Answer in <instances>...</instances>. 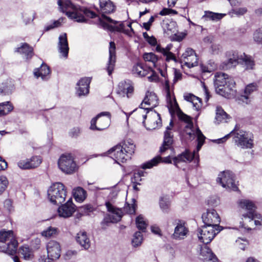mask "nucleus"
Masks as SVG:
<instances>
[{
  "instance_id": "1",
  "label": "nucleus",
  "mask_w": 262,
  "mask_h": 262,
  "mask_svg": "<svg viewBox=\"0 0 262 262\" xmlns=\"http://www.w3.org/2000/svg\"><path fill=\"white\" fill-rule=\"evenodd\" d=\"M164 89L166 92V99L168 103V107L170 112L176 113L179 119L187 123L185 126V132L189 136V137L194 138L197 137L198 145L196 151H193L192 153L188 150L172 158V161L174 165L179 167V164L181 163L190 162L193 159L198 158V151L201 149L205 141V137L203 135L199 128L195 129L193 128V123L191 118L188 115L184 114L180 109L176 98L173 97L170 91L169 81L165 80L164 83Z\"/></svg>"
},
{
  "instance_id": "12",
  "label": "nucleus",
  "mask_w": 262,
  "mask_h": 262,
  "mask_svg": "<svg viewBox=\"0 0 262 262\" xmlns=\"http://www.w3.org/2000/svg\"><path fill=\"white\" fill-rule=\"evenodd\" d=\"M60 169L67 174H71L76 169V163L71 155L63 154L60 156L58 162Z\"/></svg>"
},
{
  "instance_id": "60",
  "label": "nucleus",
  "mask_w": 262,
  "mask_h": 262,
  "mask_svg": "<svg viewBox=\"0 0 262 262\" xmlns=\"http://www.w3.org/2000/svg\"><path fill=\"white\" fill-rule=\"evenodd\" d=\"M151 75L147 77L148 81L150 82H157L158 80V76L156 73L151 69L149 74Z\"/></svg>"
},
{
  "instance_id": "49",
  "label": "nucleus",
  "mask_w": 262,
  "mask_h": 262,
  "mask_svg": "<svg viewBox=\"0 0 262 262\" xmlns=\"http://www.w3.org/2000/svg\"><path fill=\"white\" fill-rule=\"evenodd\" d=\"M35 13L34 12H27L22 13L23 21L26 25L32 22L35 18Z\"/></svg>"
},
{
  "instance_id": "26",
  "label": "nucleus",
  "mask_w": 262,
  "mask_h": 262,
  "mask_svg": "<svg viewBox=\"0 0 262 262\" xmlns=\"http://www.w3.org/2000/svg\"><path fill=\"white\" fill-rule=\"evenodd\" d=\"M91 79L85 77L81 78L77 83V94L79 96H84L89 92V85Z\"/></svg>"
},
{
  "instance_id": "63",
  "label": "nucleus",
  "mask_w": 262,
  "mask_h": 262,
  "mask_svg": "<svg viewBox=\"0 0 262 262\" xmlns=\"http://www.w3.org/2000/svg\"><path fill=\"white\" fill-rule=\"evenodd\" d=\"M60 25V19L55 21L51 25H48L45 27L46 31H49L52 29H53L56 27H58Z\"/></svg>"
},
{
  "instance_id": "62",
  "label": "nucleus",
  "mask_w": 262,
  "mask_h": 262,
  "mask_svg": "<svg viewBox=\"0 0 262 262\" xmlns=\"http://www.w3.org/2000/svg\"><path fill=\"white\" fill-rule=\"evenodd\" d=\"M80 133V130L78 127L73 128L70 132V135L73 138H76L78 137Z\"/></svg>"
},
{
  "instance_id": "29",
  "label": "nucleus",
  "mask_w": 262,
  "mask_h": 262,
  "mask_svg": "<svg viewBox=\"0 0 262 262\" xmlns=\"http://www.w3.org/2000/svg\"><path fill=\"white\" fill-rule=\"evenodd\" d=\"M150 71H151V68H147L140 62L134 65L132 70V73L133 75L141 77L149 74Z\"/></svg>"
},
{
  "instance_id": "5",
  "label": "nucleus",
  "mask_w": 262,
  "mask_h": 262,
  "mask_svg": "<svg viewBox=\"0 0 262 262\" xmlns=\"http://www.w3.org/2000/svg\"><path fill=\"white\" fill-rule=\"evenodd\" d=\"M233 134L235 136V142L238 146L246 148H251L252 147L253 140L251 139V134L242 130H236L235 128L224 137L217 140V143H223L230 135Z\"/></svg>"
},
{
  "instance_id": "64",
  "label": "nucleus",
  "mask_w": 262,
  "mask_h": 262,
  "mask_svg": "<svg viewBox=\"0 0 262 262\" xmlns=\"http://www.w3.org/2000/svg\"><path fill=\"white\" fill-rule=\"evenodd\" d=\"M182 78V74L181 72L177 70V69H174V78H173V83L177 82L178 81L181 80Z\"/></svg>"
},
{
  "instance_id": "28",
  "label": "nucleus",
  "mask_w": 262,
  "mask_h": 262,
  "mask_svg": "<svg viewBox=\"0 0 262 262\" xmlns=\"http://www.w3.org/2000/svg\"><path fill=\"white\" fill-rule=\"evenodd\" d=\"M172 48V45H168L165 48H163L161 45H157L155 48V51L159 53L162 54L164 57H165V60L166 61H169L170 60H173L177 61L176 58L174 54L170 51Z\"/></svg>"
},
{
  "instance_id": "45",
  "label": "nucleus",
  "mask_w": 262,
  "mask_h": 262,
  "mask_svg": "<svg viewBox=\"0 0 262 262\" xmlns=\"http://www.w3.org/2000/svg\"><path fill=\"white\" fill-rule=\"evenodd\" d=\"M225 14L222 13H215L210 11L205 12L203 17L211 20H218L221 19Z\"/></svg>"
},
{
  "instance_id": "38",
  "label": "nucleus",
  "mask_w": 262,
  "mask_h": 262,
  "mask_svg": "<svg viewBox=\"0 0 262 262\" xmlns=\"http://www.w3.org/2000/svg\"><path fill=\"white\" fill-rule=\"evenodd\" d=\"M16 51L25 55L27 59L30 58L33 56V49L27 43H24L22 46L16 49Z\"/></svg>"
},
{
  "instance_id": "3",
  "label": "nucleus",
  "mask_w": 262,
  "mask_h": 262,
  "mask_svg": "<svg viewBox=\"0 0 262 262\" xmlns=\"http://www.w3.org/2000/svg\"><path fill=\"white\" fill-rule=\"evenodd\" d=\"M235 82L228 75L223 73H217L215 75L214 85L215 91L220 95L230 99L234 96Z\"/></svg>"
},
{
  "instance_id": "27",
  "label": "nucleus",
  "mask_w": 262,
  "mask_h": 262,
  "mask_svg": "<svg viewBox=\"0 0 262 262\" xmlns=\"http://www.w3.org/2000/svg\"><path fill=\"white\" fill-rule=\"evenodd\" d=\"M254 211H249L242 214L241 226L247 230H251L254 225Z\"/></svg>"
},
{
  "instance_id": "46",
  "label": "nucleus",
  "mask_w": 262,
  "mask_h": 262,
  "mask_svg": "<svg viewBox=\"0 0 262 262\" xmlns=\"http://www.w3.org/2000/svg\"><path fill=\"white\" fill-rule=\"evenodd\" d=\"M256 85L254 83H251L248 85L245 88L244 95L241 96V100L243 101L244 99L247 100L248 99V95L252 92L256 91Z\"/></svg>"
},
{
  "instance_id": "14",
  "label": "nucleus",
  "mask_w": 262,
  "mask_h": 262,
  "mask_svg": "<svg viewBox=\"0 0 262 262\" xmlns=\"http://www.w3.org/2000/svg\"><path fill=\"white\" fill-rule=\"evenodd\" d=\"M202 219L205 225L220 226L219 224L221 222V219L214 209H207L202 214Z\"/></svg>"
},
{
  "instance_id": "37",
  "label": "nucleus",
  "mask_w": 262,
  "mask_h": 262,
  "mask_svg": "<svg viewBox=\"0 0 262 262\" xmlns=\"http://www.w3.org/2000/svg\"><path fill=\"white\" fill-rule=\"evenodd\" d=\"M50 73V70L49 67L43 64H41L40 68L36 69L34 72L35 77L37 78L40 77L42 79H45Z\"/></svg>"
},
{
  "instance_id": "41",
  "label": "nucleus",
  "mask_w": 262,
  "mask_h": 262,
  "mask_svg": "<svg viewBox=\"0 0 262 262\" xmlns=\"http://www.w3.org/2000/svg\"><path fill=\"white\" fill-rule=\"evenodd\" d=\"M19 251L26 260L31 259L34 257L33 251L27 245H23L20 247Z\"/></svg>"
},
{
  "instance_id": "6",
  "label": "nucleus",
  "mask_w": 262,
  "mask_h": 262,
  "mask_svg": "<svg viewBox=\"0 0 262 262\" xmlns=\"http://www.w3.org/2000/svg\"><path fill=\"white\" fill-rule=\"evenodd\" d=\"M49 201L54 204H60L64 202L67 196L65 186L60 182L53 184L48 190Z\"/></svg>"
},
{
  "instance_id": "18",
  "label": "nucleus",
  "mask_w": 262,
  "mask_h": 262,
  "mask_svg": "<svg viewBox=\"0 0 262 262\" xmlns=\"http://www.w3.org/2000/svg\"><path fill=\"white\" fill-rule=\"evenodd\" d=\"M173 127V122L171 121L166 129L164 132L163 143L160 147V152L163 154L166 150L170 149L173 143V133L172 128Z\"/></svg>"
},
{
  "instance_id": "13",
  "label": "nucleus",
  "mask_w": 262,
  "mask_h": 262,
  "mask_svg": "<svg viewBox=\"0 0 262 262\" xmlns=\"http://www.w3.org/2000/svg\"><path fill=\"white\" fill-rule=\"evenodd\" d=\"M100 24L102 27L111 32H120L124 28V26L122 23H119L114 20L110 17L102 15V17L100 18Z\"/></svg>"
},
{
  "instance_id": "47",
  "label": "nucleus",
  "mask_w": 262,
  "mask_h": 262,
  "mask_svg": "<svg viewBox=\"0 0 262 262\" xmlns=\"http://www.w3.org/2000/svg\"><path fill=\"white\" fill-rule=\"evenodd\" d=\"M242 63L247 70L253 69L255 66L254 60L251 57L247 56H245L244 58L242 59Z\"/></svg>"
},
{
  "instance_id": "9",
  "label": "nucleus",
  "mask_w": 262,
  "mask_h": 262,
  "mask_svg": "<svg viewBox=\"0 0 262 262\" xmlns=\"http://www.w3.org/2000/svg\"><path fill=\"white\" fill-rule=\"evenodd\" d=\"M216 181L227 189L233 191L238 189L235 182L234 174L230 171H224L220 172L216 179Z\"/></svg>"
},
{
  "instance_id": "20",
  "label": "nucleus",
  "mask_w": 262,
  "mask_h": 262,
  "mask_svg": "<svg viewBox=\"0 0 262 262\" xmlns=\"http://www.w3.org/2000/svg\"><path fill=\"white\" fill-rule=\"evenodd\" d=\"M227 59L221 64L223 70H227L235 67L238 63V55L236 51H230L226 53Z\"/></svg>"
},
{
  "instance_id": "24",
  "label": "nucleus",
  "mask_w": 262,
  "mask_h": 262,
  "mask_svg": "<svg viewBox=\"0 0 262 262\" xmlns=\"http://www.w3.org/2000/svg\"><path fill=\"white\" fill-rule=\"evenodd\" d=\"M116 61V46L113 41L110 42L109 58L107 63V71L109 75H111L114 69Z\"/></svg>"
},
{
  "instance_id": "16",
  "label": "nucleus",
  "mask_w": 262,
  "mask_h": 262,
  "mask_svg": "<svg viewBox=\"0 0 262 262\" xmlns=\"http://www.w3.org/2000/svg\"><path fill=\"white\" fill-rule=\"evenodd\" d=\"M111 157L118 163H124L131 159V157L124 151L121 144L114 146L108 150Z\"/></svg>"
},
{
  "instance_id": "36",
  "label": "nucleus",
  "mask_w": 262,
  "mask_h": 262,
  "mask_svg": "<svg viewBox=\"0 0 262 262\" xmlns=\"http://www.w3.org/2000/svg\"><path fill=\"white\" fill-rule=\"evenodd\" d=\"M73 196L77 202L82 203L86 198V191L82 187H77L73 190Z\"/></svg>"
},
{
  "instance_id": "23",
  "label": "nucleus",
  "mask_w": 262,
  "mask_h": 262,
  "mask_svg": "<svg viewBox=\"0 0 262 262\" xmlns=\"http://www.w3.org/2000/svg\"><path fill=\"white\" fill-rule=\"evenodd\" d=\"M188 232L186 223L183 221H179L174 228L172 237L176 239H183L187 236Z\"/></svg>"
},
{
  "instance_id": "30",
  "label": "nucleus",
  "mask_w": 262,
  "mask_h": 262,
  "mask_svg": "<svg viewBox=\"0 0 262 262\" xmlns=\"http://www.w3.org/2000/svg\"><path fill=\"white\" fill-rule=\"evenodd\" d=\"M162 161L165 163H171L172 162V160L170 156L165 157L163 158V160L160 156H157L151 160L143 164L142 166V168L143 169L151 168L153 166L157 165L159 163Z\"/></svg>"
},
{
  "instance_id": "53",
  "label": "nucleus",
  "mask_w": 262,
  "mask_h": 262,
  "mask_svg": "<svg viewBox=\"0 0 262 262\" xmlns=\"http://www.w3.org/2000/svg\"><path fill=\"white\" fill-rule=\"evenodd\" d=\"M143 241L142 235L140 232H136L132 239V244L134 247H138L140 246Z\"/></svg>"
},
{
  "instance_id": "50",
  "label": "nucleus",
  "mask_w": 262,
  "mask_h": 262,
  "mask_svg": "<svg viewBox=\"0 0 262 262\" xmlns=\"http://www.w3.org/2000/svg\"><path fill=\"white\" fill-rule=\"evenodd\" d=\"M137 227L138 229L144 232L147 227V223L142 215H139L136 220Z\"/></svg>"
},
{
  "instance_id": "31",
  "label": "nucleus",
  "mask_w": 262,
  "mask_h": 262,
  "mask_svg": "<svg viewBox=\"0 0 262 262\" xmlns=\"http://www.w3.org/2000/svg\"><path fill=\"white\" fill-rule=\"evenodd\" d=\"M101 11L103 13H111L115 11V7L111 0H99Z\"/></svg>"
},
{
  "instance_id": "2",
  "label": "nucleus",
  "mask_w": 262,
  "mask_h": 262,
  "mask_svg": "<svg viewBox=\"0 0 262 262\" xmlns=\"http://www.w3.org/2000/svg\"><path fill=\"white\" fill-rule=\"evenodd\" d=\"M60 11L65 13L67 16L71 19L78 23H83L86 21L85 16L91 18L96 17V14L86 9L72 4L70 1L62 2V0L57 2Z\"/></svg>"
},
{
  "instance_id": "57",
  "label": "nucleus",
  "mask_w": 262,
  "mask_h": 262,
  "mask_svg": "<svg viewBox=\"0 0 262 262\" xmlns=\"http://www.w3.org/2000/svg\"><path fill=\"white\" fill-rule=\"evenodd\" d=\"M178 14V12L172 9L164 8L160 12L159 14L162 16L167 15H176Z\"/></svg>"
},
{
  "instance_id": "11",
  "label": "nucleus",
  "mask_w": 262,
  "mask_h": 262,
  "mask_svg": "<svg viewBox=\"0 0 262 262\" xmlns=\"http://www.w3.org/2000/svg\"><path fill=\"white\" fill-rule=\"evenodd\" d=\"M110 122L111 117L109 113H102L91 120L90 128L92 130H102L107 128Z\"/></svg>"
},
{
  "instance_id": "55",
  "label": "nucleus",
  "mask_w": 262,
  "mask_h": 262,
  "mask_svg": "<svg viewBox=\"0 0 262 262\" xmlns=\"http://www.w3.org/2000/svg\"><path fill=\"white\" fill-rule=\"evenodd\" d=\"M165 31L169 35H175L177 32L175 23L171 22L167 24Z\"/></svg>"
},
{
  "instance_id": "4",
  "label": "nucleus",
  "mask_w": 262,
  "mask_h": 262,
  "mask_svg": "<svg viewBox=\"0 0 262 262\" xmlns=\"http://www.w3.org/2000/svg\"><path fill=\"white\" fill-rule=\"evenodd\" d=\"M0 242H8L6 246H0L2 252L10 256L15 254L18 247V242L12 230L6 231L2 230L0 231Z\"/></svg>"
},
{
  "instance_id": "25",
  "label": "nucleus",
  "mask_w": 262,
  "mask_h": 262,
  "mask_svg": "<svg viewBox=\"0 0 262 262\" xmlns=\"http://www.w3.org/2000/svg\"><path fill=\"white\" fill-rule=\"evenodd\" d=\"M58 49L61 56L67 58L69 53V46L66 33L61 34L58 38Z\"/></svg>"
},
{
  "instance_id": "35",
  "label": "nucleus",
  "mask_w": 262,
  "mask_h": 262,
  "mask_svg": "<svg viewBox=\"0 0 262 262\" xmlns=\"http://www.w3.org/2000/svg\"><path fill=\"white\" fill-rule=\"evenodd\" d=\"M239 208L249 211H255L256 206L254 203L250 200L246 199L239 200L237 202Z\"/></svg>"
},
{
  "instance_id": "58",
  "label": "nucleus",
  "mask_w": 262,
  "mask_h": 262,
  "mask_svg": "<svg viewBox=\"0 0 262 262\" xmlns=\"http://www.w3.org/2000/svg\"><path fill=\"white\" fill-rule=\"evenodd\" d=\"M160 206L163 211L166 212L169 207V203L164 198H161L160 200Z\"/></svg>"
},
{
  "instance_id": "15",
  "label": "nucleus",
  "mask_w": 262,
  "mask_h": 262,
  "mask_svg": "<svg viewBox=\"0 0 262 262\" xmlns=\"http://www.w3.org/2000/svg\"><path fill=\"white\" fill-rule=\"evenodd\" d=\"M198 56L191 48H187L180 58L182 63L188 68H192L198 64Z\"/></svg>"
},
{
  "instance_id": "34",
  "label": "nucleus",
  "mask_w": 262,
  "mask_h": 262,
  "mask_svg": "<svg viewBox=\"0 0 262 262\" xmlns=\"http://www.w3.org/2000/svg\"><path fill=\"white\" fill-rule=\"evenodd\" d=\"M184 99L188 102L192 103L193 108L196 110H199L202 106L201 99L191 94H187L184 96Z\"/></svg>"
},
{
  "instance_id": "48",
  "label": "nucleus",
  "mask_w": 262,
  "mask_h": 262,
  "mask_svg": "<svg viewBox=\"0 0 262 262\" xmlns=\"http://www.w3.org/2000/svg\"><path fill=\"white\" fill-rule=\"evenodd\" d=\"M143 58L145 61L151 62L154 66H156L158 58L157 55L153 53H145L143 55Z\"/></svg>"
},
{
  "instance_id": "61",
  "label": "nucleus",
  "mask_w": 262,
  "mask_h": 262,
  "mask_svg": "<svg viewBox=\"0 0 262 262\" xmlns=\"http://www.w3.org/2000/svg\"><path fill=\"white\" fill-rule=\"evenodd\" d=\"M233 13L236 15H243L246 13L247 11V9L245 7L236 8L233 10Z\"/></svg>"
},
{
  "instance_id": "7",
  "label": "nucleus",
  "mask_w": 262,
  "mask_h": 262,
  "mask_svg": "<svg viewBox=\"0 0 262 262\" xmlns=\"http://www.w3.org/2000/svg\"><path fill=\"white\" fill-rule=\"evenodd\" d=\"M222 229L221 226H203L197 230L199 240L205 244H209Z\"/></svg>"
},
{
  "instance_id": "44",
  "label": "nucleus",
  "mask_w": 262,
  "mask_h": 262,
  "mask_svg": "<svg viewBox=\"0 0 262 262\" xmlns=\"http://www.w3.org/2000/svg\"><path fill=\"white\" fill-rule=\"evenodd\" d=\"M201 68L203 73H211L214 71L217 67L214 62L210 61L207 64L201 65Z\"/></svg>"
},
{
  "instance_id": "40",
  "label": "nucleus",
  "mask_w": 262,
  "mask_h": 262,
  "mask_svg": "<svg viewBox=\"0 0 262 262\" xmlns=\"http://www.w3.org/2000/svg\"><path fill=\"white\" fill-rule=\"evenodd\" d=\"M228 115L224 111V110L219 106L216 107V116L215 120L217 123L222 122H226L227 119H228Z\"/></svg>"
},
{
  "instance_id": "59",
  "label": "nucleus",
  "mask_w": 262,
  "mask_h": 262,
  "mask_svg": "<svg viewBox=\"0 0 262 262\" xmlns=\"http://www.w3.org/2000/svg\"><path fill=\"white\" fill-rule=\"evenodd\" d=\"M254 225L256 226L262 225V216L260 214L254 211Z\"/></svg>"
},
{
  "instance_id": "22",
  "label": "nucleus",
  "mask_w": 262,
  "mask_h": 262,
  "mask_svg": "<svg viewBox=\"0 0 262 262\" xmlns=\"http://www.w3.org/2000/svg\"><path fill=\"white\" fill-rule=\"evenodd\" d=\"M41 159L38 156H33L30 159L19 161L17 165L19 168L23 169L35 168L41 164Z\"/></svg>"
},
{
  "instance_id": "19",
  "label": "nucleus",
  "mask_w": 262,
  "mask_h": 262,
  "mask_svg": "<svg viewBox=\"0 0 262 262\" xmlns=\"http://www.w3.org/2000/svg\"><path fill=\"white\" fill-rule=\"evenodd\" d=\"M48 257L52 260H56L59 258L61 253V247L58 242L52 240L49 241L46 245Z\"/></svg>"
},
{
  "instance_id": "8",
  "label": "nucleus",
  "mask_w": 262,
  "mask_h": 262,
  "mask_svg": "<svg viewBox=\"0 0 262 262\" xmlns=\"http://www.w3.org/2000/svg\"><path fill=\"white\" fill-rule=\"evenodd\" d=\"M159 103L158 99L155 93L147 91L145 97L141 104V107L137 111L139 115L145 118L146 117L147 112L152 111Z\"/></svg>"
},
{
  "instance_id": "10",
  "label": "nucleus",
  "mask_w": 262,
  "mask_h": 262,
  "mask_svg": "<svg viewBox=\"0 0 262 262\" xmlns=\"http://www.w3.org/2000/svg\"><path fill=\"white\" fill-rule=\"evenodd\" d=\"M143 124L148 130H154L162 126V120L159 114L155 111L147 112L146 117H142Z\"/></svg>"
},
{
  "instance_id": "33",
  "label": "nucleus",
  "mask_w": 262,
  "mask_h": 262,
  "mask_svg": "<svg viewBox=\"0 0 262 262\" xmlns=\"http://www.w3.org/2000/svg\"><path fill=\"white\" fill-rule=\"evenodd\" d=\"M201 258L204 260H212L213 262L217 261V258L213 254L210 249L207 246H204L200 249Z\"/></svg>"
},
{
  "instance_id": "56",
  "label": "nucleus",
  "mask_w": 262,
  "mask_h": 262,
  "mask_svg": "<svg viewBox=\"0 0 262 262\" xmlns=\"http://www.w3.org/2000/svg\"><path fill=\"white\" fill-rule=\"evenodd\" d=\"M136 205L135 204V200H133L132 204H127L124 207V210L127 213L130 214H134L136 212Z\"/></svg>"
},
{
  "instance_id": "52",
  "label": "nucleus",
  "mask_w": 262,
  "mask_h": 262,
  "mask_svg": "<svg viewBox=\"0 0 262 262\" xmlns=\"http://www.w3.org/2000/svg\"><path fill=\"white\" fill-rule=\"evenodd\" d=\"M253 39L256 43L262 45V27L258 28L254 32Z\"/></svg>"
},
{
  "instance_id": "43",
  "label": "nucleus",
  "mask_w": 262,
  "mask_h": 262,
  "mask_svg": "<svg viewBox=\"0 0 262 262\" xmlns=\"http://www.w3.org/2000/svg\"><path fill=\"white\" fill-rule=\"evenodd\" d=\"M58 233V229L57 228L53 227H49L47 229L42 231L41 234L46 238H50L57 235Z\"/></svg>"
},
{
  "instance_id": "54",
  "label": "nucleus",
  "mask_w": 262,
  "mask_h": 262,
  "mask_svg": "<svg viewBox=\"0 0 262 262\" xmlns=\"http://www.w3.org/2000/svg\"><path fill=\"white\" fill-rule=\"evenodd\" d=\"M8 184L9 182L5 176H0V194L5 191Z\"/></svg>"
},
{
  "instance_id": "32",
  "label": "nucleus",
  "mask_w": 262,
  "mask_h": 262,
  "mask_svg": "<svg viewBox=\"0 0 262 262\" xmlns=\"http://www.w3.org/2000/svg\"><path fill=\"white\" fill-rule=\"evenodd\" d=\"M76 241L85 249H88L90 247V241L85 231H81L77 234Z\"/></svg>"
},
{
  "instance_id": "21",
  "label": "nucleus",
  "mask_w": 262,
  "mask_h": 262,
  "mask_svg": "<svg viewBox=\"0 0 262 262\" xmlns=\"http://www.w3.org/2000/svg\"><path fill=\"white\" fill-rule=\"evenodd\" d=\"M75 211L76 206L73 203L72 199H70L67 203L58 208V213L60 217L68 218L71 216Z\"/></svg>"
},
{
  "instance_id": "17",
  "label": "nucleus",
  "mask_w": 262,
  "mask_h": 262,
  "mask_svg": "<svg viewBox=\"0 0 262 262\" xmlns=\"http://www.w3.org/2000/svg\"><path fill=\"white\" fill-rule=\"evenodd\" d=\"M107 211L109 212L107 216L105 218L106 222L116 223L120 221L122 212L121 210L115 207L108 202L105 203Z\"/></svg>"
},
{
  "instance_id": "51",
  "label": "nucleus",
  "mask_w": 262,
  "mask_h": 262,
  "mask_svg": "<svg viewBox=\"0 0 262 262\" xmlns=\"http://www.w3.org/2000/svg\"><path fill=\"white\" fill-rule=\"evenodd\" d=\"M13 90V85L11 83L2 84L0 86V94L9 95Z\"/></svg>"
},
{
  "instance_id": "39",
  "label": "nucleus",
  "mask_w": 262,
  "mask_h": 262,
  "mask_svg": "<svg viewBox=\"0 0 262 262\" xmlns=\"http://www.w3.org/2000/svg\"><path fill=\"white\" fill-rule=\"evenodd\" d=\"M123 149L126 152L128 156L132 157L135 151V145L133 141L130 139L124 141L121 145Z\"/></svg>"
},
{
  "instance_id": "42",
  "label": "nucleus",
  "mask_w": 262,
  "mask_h": 262,
  "mask_svg": "<svg viewBox=\"0 0 262 262\" xmlns=\"http://www.w3.org/2000/svg\"><path fill=\"white\" fill-rule=\"evenodd\" d=\"M13 109L9 101L0 103V117L7 115Z\"/></svg>"
}]
</instances>
